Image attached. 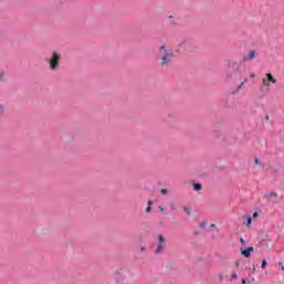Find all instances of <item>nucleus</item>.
<instances>
[{
  "instance_id": "nucleus-7",
  "label": "nucleus",
  "mask_w": 284,
  "mask_h": 284,
  "mask_svg": "<svg viewBox=\"0 0 284 284\" xmlns=\"http://www.w3.org/2000/svg\"><path fill=\"white\" fill-rule=\"evenodd\" d=\"M256 59V50H251L247 55L243 58V61H254Z\"/></svg>"
},
{
  "instance_id": "nucleus-27",
  "label": "nucleus",
  "mask_w": 284,
  "mask_h": 284,
  "mask_svg": "<svg viewBox=\"0 0 284 284\" xmlns=\"http://www.w3.org/2000/svg\"><path fill=\"white\" fill-rule=\"evenodd\" d=\"M171 210H173V212H175L176 207L174 205H171Z\"/></svg>"
},
{
  "instance_id": "nucleus-19",
  "label": "nucleus",
  "mask_w": 284,
  "mask_h": 284,
  "mask_svg": "<svg viewBox=\"0 0 284 284\" xmlns=\"http://www.w3.org/2000/svg\"><path fill=\"white\" fill-rule=\"evenodd\" d=\"M240 243H242V247H245V239L241 237Z\"/></svg>"
},
{
  "instance_id": "nucleus-30",
  "label": "nucleus",
  "mask_w": 284,
  "mask_h": 284,
  "mask_svg": "<svg viewBox=\"0 0 284 284\" xmlns=\"http://www.w3.org/2000/svg\"><path fill=\"white\" fill-rule=\"evenodd\" d=\"M152 205V201H149L148 202V206L150 207Z\"/></svg>"
},
{
  "instance_id": "nucleus-16",
  "label": "nucleus",
  "mask_w": 284,
  "mask_h": 284,
  "mask_svg": "<svg viewBox=\"0 0 284 284\" xmlns=\"http://www.w3.org/2000/svg\"><path fill=\"white\" fill-rule=\"evenodd\" d=\"M219 280H220V281H225V274L220 273V274H219Z\"/></svg>"
},
{
  "instance_id": "nucleus-12",
  "label": "nucleus",
  "mask_w": 284,
  "mask_h": 284,
  "mask_svg": "<svg viewBox=\"0 0 284 284\" xmlns=\"http://www.w3.org/2000/svg\"><path fill=\"white\" fill-rule=\"evenodd\" d=\"M236 278H239V274L232 273V275H231V282H232V281H236Z\"/></svg>"
},
{
  "instance_id": "nucleus-11",
  "label": "nucleus",
  "mask_w": 284,
  "mask_h": 284,
  "mask_svg": "<svg viewBox=\"0 0 284 284\" xmlns=\"http://www.w3.org/2000/svg\"><path fill=\"white\" fill-rule=\"evenodd\" d=\"M205 225H207V222L206 221H203L199 224L200 229L201 230H204L205 229Z\"/></svg>"
},
{
  "instance_id": "nucleus-4",
  "label": "nucleus",
  "mask_w": 284,
  "mask_h": 284,
  "mask_svg": "<svg viewBox=\"0 0 284 284\" xmlns=\"http://www.w3.org/2000/svg\"><path fill=\"white\" fill-rule=\"evenodd\" d=\"M271 83H276V78H274L272 73H266L262 79V85H264V88H270Z\"/></svg>"
},
{
  "instance_id": "nucleus-9",
  "label": "nucleus",
  "mask_w": 284,
  "mask_h": 284,
  "mask_svg": "<svg viewBox=\"0 0 284 284\" xmlns=\"http://www.w3.org/2000/svg\"><path fill=\"white\" fill-rule=\"evenodd\" d=\"M277 194L276 193H268L264 195V199H276Z\"/></svg>"
},
{
  "instance_id": "nucleus-17",
  "label": "nucleus",
  "mask_w": 284,
  "mask_h": 284,
  "mask_svg": "<svg viewBox=\"0 0 284 284\" xmlns=\"http://www.w3.org/2000/svg\"><path fill=\"white\" fill-rule=\"evenodd\" d=\"M3 112H6V106L0 104V114H3Z\"/></svg>"
},
{
  "instance_id": "nucleus-25",
  "label": "nucleus",
  "mask_w": 284,
  "mask_h": 284,
  "mask_svg": "<svg viewBox=\"0 0 284 284\" xmlns=\"http://www.w3.org/2000/svg\"><path fill=\"white\" fill-rule=\"evenodd\" d=\"M160 212H165V209L163 206H159Z\"/></svg>"
},
{
  "instance_id": "nucleus-6",
  "label": "nucleus",
  "mask_w": 284,
  "mask_h": 284,
  "mask_svg": "<svg viewBox=\"0 0 284 284\" xmlns=\"http://www.w3.org/2000/svg\"><path fill=\"white\" fill-rule=\"evenodd\" d=\"M113 281H114V283H118V284H130V282L123 275H116L113 278Z\"/></svg>"
},
{
  "instance_id": "nucleus-1",
  "label": "nucleus",
  "mask_w": 284,
  "mask_h": 284,
  "mask_svg": "<svg viewBox=\"0 0 284 284\" xmlns=\"http://www.w3.org/2000/svg\"><path fill=\"white\" fill-rule=\"evenodd\" d=\"M158 59L160 60L161 68H170V63L174 59V52L168 45L162 44L159 48Z\"/></svg>"
},
{
  "instance_id": "nucleus-31",
  "label": "nucleus",
  "mask_w": 284,
  "mask_h": 284,
  "mask_svg": "<svg viewBox=\"0 0 284 284\" xmlns=\"http://www.w3.org/2000/svg\"><path fill=\"white\" fill-rule=\"evenodd\" d=\"M240 263L239 261L235 262V267H239Z\"/></svg>"
},
{
  "instance_id": "nucleus-26",
  "label": "nucleus",
  "mask_w": 284,
  "mask_h": 284,
  "mask_svg": "<svg viewBox=\"0 0 284 284\" xmlns=\"http://www.w3.org/2000/svg\"><path fill=\"white\" fill-rule=\"evenodd\" d=\"M254 163L255 165H258V159L255 158Z\"/></svg>"
},
{
  "instance_id": "nucleus-10",
  "label": "nucleus",
  "mask_w": 284,
  "mask_h": 284,
  "mask_svg": "<svg viewBox=\"0 0 284 284\" xmlns=\"http://www.w3.org/2000/svg\"><path fill=\"white\" fill-rule=\"evenodd\" d=\"M183 212H185V214H187V216H190L192 214V211H190V207H187V206H183Z\"/></svg>"
},
{
  "instance_id": "nucleus-32",
  "label": "nucleus",
  "mask_w": 284,
  "mask_h": 284,
  "mask_svg": "<svg viewBox=\"0 0 284 284\" xmlns=\"http://www.w3.org/2000/svg\"><path fill=\"white\" fill-rule=\"evenodd\" d=\"M210 227H216V224H211Z\"/></svg>"
},
{
  "instance_id": "nucleus-8",
  "label": "nucleus",
  "mask_w": 284,
  "mask_h": 284,
  "mask_svg": "<svg viewBox=\"0 0 284 284\" xmlns=\"http://www.w3.org/2000/svg\"><path fill=\"white\" fill-rule=\"evenodd\" d=\"M193 190L195 192H201V190H203V185L201 183H194L193 184Z\"/></svg>"
},
{
  "instance_id": "nucleus-21",
  "label": "nucleus",
  "mask_w": 284,
  "mask_h": 284,
  "mask_svg": "<svg viewBox=\"0 0 284 284\" xmlns=\"http://www.w3.org/2000/svg\"><path fill=\"white\" fill-rule=\"evenodd\" d=\"M161 194H168V190L166 189H162L161 190Z\"/></svg>"
},
{
  "instance_id": "nucleus-23",
  "label": "nucleus",
  "mask_w": 284,
  "mask_h": 284,
  "mask_svg": "<svg viewBox=\"0 0 284 284\" xmlns=\"http://www.w3.org/2000/svg\"><path fill=\"white\" fill-rule=\"evenodd\" d=\"M258 217V212H254L253 213V219H257Z\"/></svg>"
},
{
  "instance_id": "nucleus-14",
  "label": "nucleus",
  "mask_w": 284,
  "mask_h": 284,
  "mask_svg": "<svg viewBox=\"0 0 284 284\" xmlns=\"http://www.w3.org/2000/svg\"><path fill=\"white\" fill-rule=\"evenodd\" d=\"M245 83H247V79H244V81L239 85L237 91L241 90Z\"/></svg>"
},
{
  "instance_id": "nucleus-15",
  "label": "nucleus",
  "mask_w": 284,
  "mask_h": 284,
  "mask_svg": "<svg viewBox=\"0 0 284 284\" xmlns=\"http://www.w3.org/2000/svg\"><path fill=\"white\" fill-rule=\"evenodd\" d=\"M265 267H267V261L263 260V262H262V270H265Z\"/></svg>"
},
{
  "instance_id": "nucleus-33",
  "label": "nucleus",
  "mask_w": 284,
  "mask_h": 284,
  "mask_svg": "<svg viewBox=\"0 0 284 284\" xmlns=\"http://www.w3.org/2000/svg\"><path fill=\"white\" fill-rule=\"evenodd\" d=\"M0 37H1V30H0Z\"/></svg>"
},
{
  "instance_id": "nucleus-20",
  "label": "nucleus",
  "mask_w": 284,
  "mask_h": 284,
  "mask_svg": "<svg viewBox=\"0 0 284 284\" xmlns=\"http://www.w3.org/2000/svg\"><path fill=\"white\" fill-rule=\"evenodd\" d=\"M3 77H6V73L0 72V81H3Z\"/></svg>"
},
{
  "instance_id": "nucleus-13",
  "label": "nucleus",
  "mask_w": 284,
  "mask_h": 284,
  "mask_svg": "<svg viewBox=\"0 0 284 284\" xmlns=\"http://www.w3.org/2000/svg\"><path fill=\"white\" fill-rule=\"evenodd\" d=\"M245 83H247V79H244V81L239 85L237 91L241 90Z\"/></svg>"
},
{
  "instance_id": "nucleus-2",
  "label": "nucleus",
  "mask_w": 284,
  "mask_h": 284,
  "mask_svg": "<svg viewBox=\"0 0 284 284\" xmlns=\"http://www.w3.org/2000/svg\"><path fill=\"white\" fill-rule=\"evenodd\" d=\"M49 70L51 72H57L59 70V65H61V52L52 51L50 57L45 59Z\"/></svg>"
},
{
  "instance_id": "nucleus-29",
  "label": "nucleus",
  "mask_w": 284,
  "mask_h": 284,
  "mask_svg": "<svg viewBox=\"0 0 284 284\" xmlns=\"http://www.w3.org/2000/svg\"><path fill=\"white\" fill-rule=\"evenodd\" d=\"M247 281L245 278L242 280V284H246Z\"/></svg>"
},
{
  "instance_id": "nucleus-3",
  "label": "nucleus",
  "mask_w": 284,
  "mask_h": 284,
  "mask_svg": "<svg viewBox=\"0 0 284 284\" xmlns=\"http://www.w3.org/2000/svg\"><path fill=\"white\" fill-rule=\"evenodd\" d=\"M158 243L154 254H163V250H165V237L162 234L158 236Z\"/></svg>"
},
{
  "instance_id": "nucleus-28",
  "label": "nucleus",
  "mask_w": 284,
  "mask_h": 284,
  "mask_svg": "<svg viewBox=\"0 0 284 284\" xmlns=\"http://www.w3.org/2000/svg\"><path fill=\"white\" fill-rule=\"evenodd\" d=\"M278 265L282 267V270L284 271V265H283V263H278Z\"/></svg>"
},
{
  "instance_id": "nucleus-24",
  "label": "nucleus",
  "mask_w": 284,
  "mask_h": 284,
  "mask_svg": "<svg viewBox=\"0 0 284 284\" xmlns=\"http://www.w3.org/2000/svg\"><path fill=\"white\" fill-rule=\"evenodd\" d=\"M250 77H251V79H255V78H256V74L251 73Z\"/></svg>"
},
{
  "instance_id": "nucleus-18",
  "label": "nucleus",
  "mask_w": 284,
  "mask_h": 284,
  "mask_svg": "<svg viewBox=\"0 0 284 284\" xmlns=\"http://www.w3.org/2000/svg\"><path fill=\"white\" fill-rule=\"evenodd\" d=\"M252 225V217H247L246 227H250Z\"/></svg>"
},
{
  "instance_id": "nucleus-5",
  "label": "nucleus",
  "mask_w": 284,
  "mask_h": 284,
  "mask_svg": "<svg viewBox=\"0 0 284 284\" xmlns=\"http://www.w3.org/2000/svg\"><path fill=\"white\" fill-rule=\"evenodd\" d=\"M240 250L242 256H244L245 258H250V255L252 254V252H254V246H250L248 248H245V246H241Z\"/></svg>"
},
{
  "instance_id": "nucleus-22",
  "label": "nucleus",
  "mask_w": 284,
  "mask_h": 284,
  "mask_svg": "<svg viewBox=\"0 0 284 284\" xmlns=\"http://www.w3.org/2000/svg\"><path fill=\"white\" fill-rule=\"evenodd\" d=\"M145 212H152V206H146Z\"/></svg>"
}]
</instances>
